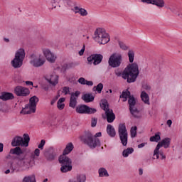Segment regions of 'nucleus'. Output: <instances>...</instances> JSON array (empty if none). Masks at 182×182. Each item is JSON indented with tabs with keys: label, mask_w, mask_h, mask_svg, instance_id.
<instances>
[{
	"label": "nucleus",
	"mask_w": 182,
	"mask_h": 182,
	"mask_svg": "<svg viewBox=\"0 0 182 182\" xmlns=\"http://www.w3.org/2000/svg\"><path fill=\"white\" fill-rule=\"evenodd\" d=\"M119 46L122 50H127L129 49V46H127L123 41H118Z\"/></svg>",
	"instance_id": "obj_39"
},
{
	"label": "nucleus",
	"mask_w": 182,
	"mask_h": 182,
	"mask_svg": "<svg viewBox=\"0 0 182 182\" xmlns=\"http://www.w3.org/2000/svg\"><path fill=\"white\" fill-rule=\"evenodd\" d=\"M80 139L84 144H86L90 149H96V147H100V139H95L93 134L90 131H85L82 135L80 136Z\"/></svg>",
	"instance_id": "obj_3"
},
{
	"label": "nucleus",
	"mask_w": 182,
	"mask_h": 182,
	"mask_svg": "<svg viewBox=\"0 0 182 182\" xmlns=\"http://www.w3.org/2000/svg\"><path fill=\"white\" fill-rule=\"evenodd\" d=\"M0 99L1 100H3V102H8V100H14L15 96L12 92H1L0 93Z\"/></svg>",
	"instance_id": "obj_17"
},
{
	"label": "nucleus",
	"mask_w": 182,
	"mask_h": 182,
	"mask_svg": "<svg viewBox=\"0 0 182 182\" xmlns=\"http://www.w3.org/2000/svg\"><path fill=\"white\" fill-rule=\"evenodd\" d=\"M128 58H129V65H132V63H134L133 62H134V51H133V50H129L128 51Z\"/></svg>",
	"instance_id": "obj_34"
},
{
	"label": "nucleus",
	"mask_w": 182,
	"mask_h": 182,
	"mask_svg": "<svg viewBox=\"0 0 182 182\" xmlns=\"http://www.w3.org/2000/svg\"><path fill=\"white\" fill-rule=\"evenodd\" d=\"M97 137H102V132H97L95 136H94V139H99Z\"/></svg>",
	"instance_id": "obj_53"
},
{
	"label": "nucleus",
	"mask_w": 182,
	"mask_h": 182,
	"mask_svg": "<svg viewBox=\"0 0 182 182\" xmlns=\"http://www.w3.org/2000/svg\"><path fill=\"white\" fill-rule=\"evenodd\" d=\"M139 176H143V168H140L139 169Z\"/></svg>",
	"instance_id": "obj_60"
},
{
	"label": "nucleus",
	"mask_w": 182,
	"mask_h": 182,
	"mask_svg": "<svg viewBox=\"0 0 182 182\" xmlns=\"http://www.w3.org/2000/svg\"><path fill=\"white\" fill-rule=\"evenodd\" d=\"M77 63H65L64 65H62V70L64 72H66L67 70H69V69H72L73 68H75V66H77Z\"/></svg>",
	"instance_id": "obj_25"
},
{
	"label": "nucleus",
	"mask_w": 182,
	"mask_h": 182,
	"mask_svg": "<svg viewBox=\"0 0 182 182\" xmlns=\"http://www.w3.org/2000/svg\"><path fill=\"white\" fill-rule=\"evenodd\" d=\"M69 87H63L62 93H65V95H68L69 93Z\"/></svg>",
	"instance_id": "obj_50"
},
{
	"label": "nucleus",
	"mask_w": 182,
	"mask_h": 182,
	"mask_svg": "<svg viewBox=\"0 0 182 182\" xmlns=\"http://www.w3.org/2000/svg\"><path fill=\"white\" fill-rule=\"evenodd\" d=\"M79 14L81 16H87V10L83 8H81L80 10Z\"/></svg>",
	"instance_id": "obj_41"
},
{
	"label": "nucleus",
	"mask_w": 182,
	"mask_h": 182,
	"mask_svg": "<svg viewBox=\"0 0 182 182\" xmlns=\"http://www.w3.org/2000/svg\"><path fill=\"white\" fill-rule=\"evenodd\" d=\"M4 42L8 43V42H9V38H4Z\"/></svg>",
	"instance_id": "obj_64"
},
{
	"label": "nucleus",
	"mask_w": 182,
	"mask_h": 182,
	"mask_svg": "<svg viewBox=\"0 0 182 182\" xmlns=\"http://www.w3.org/2000/svg\"><path fill=\"white\" fill-rule=\"evenodd\" d=\"M74 149L75 146L73 145V143L70 142L66 145L65 148L64 149L63 154L68 156V154H70V153H72Z\"/></svg>",
	"instance_id": "obj_22"
},
{
	"label": "nucleus",
	"mask_w": 182,
	"mask_h": 182,
	"mask_svg": "<svg viewBox=\"0 0 182 182\" xmlns=\"http://www.w3.org/2000/svg\"><path fill=\"white\" fill-rule=\"evenodd\" d=\"M14 93L16 96L26 97V96H29V95H31V90L29 88L18 85L14 87Z\"/></svg>",
	"instance_id": "obj_14"
},
{
	"label": "nucleus",
	"mask_w": 182,
	"mask_h": 182,
	"mask_svg": "<svg viewBox=\"0 0 182 182\" xmlns=\"http://www.w3.org/2000/svg\"><path fill=\"white\" fill-rule=\"evenodd\" d=\"M70 95V97H79V96L80 95V91H75V92H72Z\"/></svg>",
	"instance_id": "obj_47"
},
{
	"label": "nucleus",
	"mask_w": 182,
	"mask_h": 182,
	"mask_svg": "<svg viewBox=\"0 0 182 182\" xmlns=\"http://www.w3.org/2000/svg\"><path fill=\"white\" fill-rule=\"evenodd\" d=\"M96 124H97V118H92L91 127H96Z\"/></svg>",
	"instance_id": "obj_46"
},
{
	"label": "nucleus",
	"mask_w": 182,
	"mask_h": 182,
	"mask_svg": "<svg viewBox=\"0 0 182 182\" xmlns=\"http://www.w3.org/2000/svg\"><path fill=\"white\" fill-rule=\"evenodd\" d=\"M81 99L84 100L85 103H90L95 100V96L92 93L84 94Z\"/></svg>",
	"instance_id": "obj_21"
},
{
	"label": "nucleus",
	"mask_w": 182,
	"mask_h": 182,
	"mask_svg": "<svg viewBox=\"0 0 182 182\" xmlns=\"http://www.w3.org/2000/svg\"><path fill=\"white\" fill-rule=\"evenodd\" d=\"M4 151V144L0 143V153H2Z\"/></svg>",
	"instance_id": "obj_59"
},
{
	"label": "nucleus",
	"mask_w": 182,
	"mask_h": 182,
	"mask_svg": "<svg viewBox=\"0 0 182 182\" xmlns=\"http://www.w3.org/2000/svg\"><path fill=\"white\" fill-rule=\"evenodd\" d=\"M130 133H131V138L134 139V137L137 136V127L136 126L132 127L131 128Z\"/></svg>",
	"instance_id": "obj_37"
},
{
	"label": "nucleus",
	"mask_w": 182,
	"mask_h": 182,
	"mask_svg": "<svg viewBox=\"0 0 182 182\" xmlns=\"http://www.w3.org/2000/svg\"><path fill=\"white\" fill-rule=\"evenodd\" d=\"M94 39L100 45H106L110 42V35L104 28H97L95 31Z\"/></svg>",
	"instance_id": "obj_5"
},
{
	"label": "nucleus",
	"mask_w": 182,
	"mask_h": 182,
	"mask_svg": "<svg viewBox=\"0 0 182 182\" xmlns=\"http://www.w3.org/2000/svg\"><path fill=\"white\" fill-rule=\"evenodd\" d=\"M141 99L145 105H150V97H149V94L146 92V91H142L141 93Z\"/></svg>",
	"instance_id": "obj_23"
},
{
	"label": "nucleus",
	"mask_w": 182,
	"mask_h": 182,
	"mask_svg": "<svg viewBox=\"0 0 182 182\" xmlns=\"http://www.w3.org/2000/svg\"><path fill=\"white\" fill-rule=\"evenodd\" d=\"M45 144H46V141H45V139H42L40 144H38V148L40 149V150H43V147H45Z\"/></svg>",
	"instance_id": "obj_42"
},
{
	"label": "nucleus",
	"mask_w": 182,
	"mask_h": 182,
	"mask_svg": "<svg viewBox=\"0 0 182 182\" xmlns=\"http://www.w3.org/2000/svg\"><path fill=\"white\" fill-rule=\"evenodd\" d=\"M96 112H97V109H96V108H92L89 106L87 108V114H95Z\"/></svg>",
	"instance_id": "obj_40"
},
{
	"label": "nucleus",
	"mask_w": 182,
	"mask_h": 182,
	"mask_svg": "<svg viewBox=\"0 0 182 182\" xmlns=\"http://www.w3.org/2000/svg\"><path fill=\"white\" fill-rule=\"evenodd\" d=\"M43 156L46 161L51 163V161H55L57 154L56 152H55L53 147L50 146L48 149L44 150Z\"/></svg>",
	"instance_id": "obj_13"
},
{
	"label": "nucleus",
	"mask_w": 182,
	"mask_h": 182,
	"mask_svg": "<svg viewBox=\"0 0 182 182\" xmlns=\"http://www.w3.org/2000/svg\"><path fill=\"white\" fill-rule=\"evenodd\" d=\"M86 81L87 80L85 79V77H81L77 80L78 83H80V85H86Z\"/></svg>",
	"instance_id": "obj_45"
},
{
	"label": "nucleus",
	"mask_w": 182,
	"mask_h": 182,
	"mask_svg": "<svg viewBox=\"0 0 182 182\" xmlns=\"http://www.w3.org/2000/svg\"><path fill=\"white\" fill-rule=\"evenodd\" d=\"M43 90H44L46 92H48V90H49V86L43 87Z\"/></svg>",
	"instance_id": "obj_62"
},
{
	"label": "nucleus",
	"mask_w": 182,
	"mask_h": 182,
	"mask_svg": "<svg viewBox=\"0 0 182 182\" xmlns=\"http://www.w3.org/2000/svg\"><path fill=\"white\" fill-rule=\"evenodd\" d=\"M161 147H163L161 144L160 142H159L154 151V156H153L154 160H156V158H155L156 154H157L158 153H160L159 150H160V149H161Z\"/></svg>",
	"instance_id": "obj_38"
},
{
	"label": "nucleus",
	"mask_w": 182,
	"mask_h": 182,
	"mask_svg": "<svg viewBox=\"0 0 182 182\" xmlns=\"http://www.w3.org/2000/svg\"><path fill=\"white\" fill-rule=\"evenodd\" d=\"M115 68L114 75L117 77H122V79L127 80V83H134L137 80L139 75H140L137 63L129 64L124 70H122V68H119V67Z\"/></svg>",
	"instance_id": "obj_2"
},
{
	"label": "nucleus",
	"mask_w": 182,
	"mask_h": 182,
	"mask_svg": "<svg viewBox=\"0 0 182 182\" xmlns=\"http://www.w3.org/2000/svg\"><path fill=\"white\" fill-rule=\"evenodd\" d=\"M166 124L168 126V127H171V124H173V121H171V119H168L166 122Z\"/></svg>",
	"instance_id": "obj_56"
},
{
	"label": "nucleus",
	"mask_w": 182,
	"mask_h": 182,
	"mask_svg": "<svg viewBox=\"0 0 182 182\" xmlns=\"http://www.w3.org/2000/svg\"><path fill=\"white\" fill-rule=\"evenodd\" d=\"M142 88L144 90H150L151 89V87L149 84H144L142 85Z\"/></svg>",
	"instance_id": "obj_48"
},
{
	"label": "nucleus",
	"mask_w": 182,
	"mask_h": 182,
	"mask_svg": "<svg viewBox=\"0 0 182 182\" xmlns=\"http://www.w3.org/2000/svg\"><path fill=\"white\" fill-rule=\"evenodd\" d=\"M34 156H36V157H39V156H41V149H39V148L34 150Z\"/></svg>",
	"instance_id": "obj_49"
},
{
	"label": "nucleus",
	"mask_w": 182,
	"mask_h": 182,
	"mask_svg": "<svg viewBox=\"0 0 182 182\" xmlns=\"http://www.w3.org/2000/svg\"><path fill=\"white\" fill-rule=\"evenodd\" d=\"M129 110V113L134 119H141V114H140V110L135 107L136 106V97L132 95L128 99Z\"/></svg>",
	"instance_id": "obj_8"
},
{
	"label": "nucleus",
	"mask_w": 182,
	"mask_h": 182,
	"mask_svg": "<svg viewBox=\"0 0 182 182\" xmlns=\"http://www.w3.org/2000/svg\"><path fill=\"white\" fill-rule=\"evenodd\" d=\"M65 100V98L61 97L57 102V107L58 110H63L65 109V103H63Z\"/></svg>",
	"instance_id": "obj_30"
},
{
	"label": "nucleus",
	"mask_w": 182,
	"mask_h": 182,
	"mask_svg": "<svg viewBox=\"0 0 182 182\" xmlns=\"http://www.w3.org/2000/svg\"><path fill=\"white\" fill-rule=\"evenodd\" d=\"M9 169L10 170L11 174H13V173H15V171L16 173H18V171H19V169H16V166H14V162L12 161L9 162Z\"/></svg>",
	"instance_id": "obj_36"
},
{
	"label": "nucleus",
	"mask_w": 182,
	"mask_h": 182,
	"mask_svg": "<svg viewBox=\"0 0 182 182\" xmlns=\"http://www.w3.org/2000/svg\"><path fill=\"white\" fill-rule=\"evenodd\" d=\"M85 49H86V46H83L82 49L79 51L80 56H83V54L85 53Z\"/></svg>",
	"instance_id": "obj_51"
},
{
	"label": "nucleus",
	"mask_w": 182,
	"mask_h": 182,
	"mask_svg": "<svg viewBox=\"0 0 182 182\" xmlns=\"http://www.w3.org/2000/svg\"><path fill=\"white\" fill-rule=\"evenodd\" d=\"M25 49L19 48L15 53L14 58L11 60V65L14 69H19L23 65L25 59Z\"/></svg>",
	"instance_id": "obj_7"
},
{
	"label": "nucleus",
	"mask_w": 182,
	"mask_h": 182,
	"mask_svg": "<svg viewBox=\"0 0 182 182\" xmlns=\"http://www.w3.org/2000/svg\"><path fill=\"white\" fill-rule=\"evenodd\" d=\"M118 134L119 136V140L121 144L124 147L127 146L129 143V133L127 132V129L126 128V124H119L118 127Z\"/></svg>",
	"instance_id": "obj_9"
},
{
	"label": "nucleus",
	"mask_w": 182,
	"mask_h": 182,
	"mask_svg": "<svg viewBox=\"0 0 182 182\" xmlns=\"http://www.w3.org/2000/svg\"><path fill=\"white\" fill-rule=\"evenodd\" d=\"M58 162L61 166L60 168L61 173L72 171L73 166H72V159L69 156L62 154L58 157Z\"/></svg>",
	"instance_id": "obj_6"
},
{
	"label": "nucleus",
	"mask_w": 182,
	"mask_h": 182,
	"mask_svg": "<svg viewBox=\"0 0 182 182\" xmlns=\"http://www.w3.org/2000/svg\"><path fill=\"white\" fill-rule=\"evenodd\" d=\"M81 9H82L81 7L75 6L74 8L71 9V11H73V12H74V14H80Z\"/></svg>",
	"instance_id": "obj_43"
},
{
	"label": "nucleus",
	"mask_w": 182,
	"mask_h": 182,
	"mask_svg": "<svg viewBox=\"0 0 182 182\" xmlns=\"http://www.w3.org/2000/svg\"><path fill=\"white\" fill-rule=\"evenodd\" d=\"M29 141H31V137L28 134H23V138L22 136H16L11 141L12 147L15 148L11 149L9 154L17 156L16 160L22 161L23 167H26V166L31 164V156L23 153V150L19 146H21V147H28L29 146Z\"/></svg>",
	"instance_id": "obj_1"
},
{
	"label": "nucleus",
	"mask_w": 182,
	"mask_h": 182,
	"mask_svg": "<svg viewBox=\"0 0 182 182\" xmlns=\"http://www.w3.org/2000/svg\"><path fill=\"white\" fill-rule=\"evenodd\" d=\"M132 96V93L129 90L122 91V95L119 96L120 99H123L122 102H127V99H129Z\"/></svg>",
	"instance_id": "obj_24"
},
{
	"label": "nucleus",
	"mask_w": 182,
	"mask_h": 182,
	"mask_svg": "<svg viewBox=\"0 0 182 182\" xmlns=\"http://www.w3.org/2000/svg\"><path fill=\"white\" fill-rule=\"evenodd\" d=\"M4 173H5V174H9V173H11V169L9 168V169L6 170Z\"/></svg>",
	"instance_id": "obj_63"
},
{
	"label": "nucleus",
	"mask_w": 182,
	"mask_h": 182,
	"mask_svg": "<svg viewBox=\"0 0 182 182\" xmlns=\"http://www.w3.org/2000/svg\"><path fill=\"white\" fill-rule=\"evenodd\" d=\"M43 55L50 63H55L56 62V56L49 49L43 50Z\"/></svg>",
	"instance_id": "obj_15"
},
{
	"label": "nucleus",
	"mask_w": 182,
	"mask_h": 182,
	"mask_svg": "<svg viewBox=\"0 0 182 182\" xmlns=\"http://www.w3.org/2000/svg\"><path fill=\"white\" fill-rule=\"evenodd\" d=\"M93 92H97L98 93H102L103 90V83L100 82L97 86H95L92 89Z\"/></svg>",
	"instance_id": "obj_35"
},
{
	"label": "nucleus",
	"mask_w": 182,
	"mask_h": 182,
	"mask_svg": "<svg viewBox=\"0 0 182 182\" xmlns=\"http://www.w3.org/2000/svg\"><path fill=\"white\" fill-rule=\"evenodd\" d=\"M46 80L52 86H56L59 83V75L56 74H51L50 77H46Z\"/></svg>",
	"instance_id": "obj_18"
},
{
	"label": "nucleus",
	"mask_w": 182,
	"mask_h": 182,
	"mask_svg": "<svg viewBox=\"0 0 182 182\" xmlns=\"http://www.w3.org/2000/svg\"><path fill=\"white\" fill-rule=\"evenodd\" d=\"M122 62H123V57L122 56V54L114 53L109 58L108 65L111 68L115 69V68H120Z\"/></svg>",
	"instance_id": "obj_10"
},
{
	"label": "nucleus",
	"mask_w": 182,
	"mask_h": 182,
	"mask_svg": "<svg viewBox=\"0 0 182 182\" xmlns=\"http://www.w3.org/2000/svg\"><path fill=\"white\" fill-rule=\"evenodd\" d=\"M87 107L88 106L86 105H78L75 109V111L79 114H87Z\"/></svg>",
	"instance_id": "obj_20"
},
{
	"label": "nucleus",
	"mask_w": 182,
	"mask_h": 182,
	"mask_svg": "<svg viewBox=\"0 0 182 182\" xmlns=\"http://www.w3.org/2000/svg\"><path fill=\"white\" fill-rule=\"evenodd\" d=\"M88 65H92L93 63L94 66L97 65H100L102 60H103V55L102 54H92L87 58Z\"/></svg>",
	"instance_id": "obj_12"
},
{
	"label": "nucleus",
	"mask_w": 182,
	"mask_h": 182,
	"mask_svg": "<svg viewBox=\"0 0 182 182\" xmlns=\"http://www.w3.org/2000/svg\"><path fill=\"white\" fill-rule=\"evenodd\" d=\"M107 133L110 137H116V130L114 127L111 124H108L107 127Z\"/></svg>",
	"instance_id": "obj_26"
},
{
	"label": "nucleus",
	"mask_w": 182,
	"mask_h": 182,
	"mask_svg": "<svg viewBox=\"0 0 182 182\" xmlns=\"http://www.w3.org/2000/svg\"><path fill=\"white\" fill-rule=\"evenodd\" d=\"M39 102V98L36 95L30 97L28 104L25 105L20 112L21 114H31L36 112V106Z\"/></svg>",
	"instance_id": "obj_4"
},
{
	"label": "nucleus",
	"mask_w": 182,
	"mask_h": 182,
	"mask_svg": "<svg viewBox=\"0 0 182 182\" xmlns=\"http://www.w3.org/2000/svg\"><path fill=\"white\" fill-rule=\"evenodd\" d=\"M85 85H87V86H93V82L92 81H88L87 80V81L85 82Z\"/></svg>",
	"instance_id": "obj_55"
},
{
	"label": "nucleus",
	"mask_w": 182,
	"mask_h": 182,
	"mask_svg": "<svg viewBox=\"0 0 182 182\" xmlns=\"http://www.w3.org/2000/svg\"><path fill=\"white\" fill-rule=\"evenodd\" d=\"M155 156H156V160H159V159L160 158V152H158L157 154H155Z\"/></svg>",
	"instance_id": "obj_61"
},
{
	"label": "nucleus",
	"mask_w": 182,
	"mask_h": 182,
	"mask_svg": "<svg viewBox=\"0 0 182 182\" xmlns=\"http://www.w3.org/2000/svg\"><path fill=\"white\" fill-rule=\"evenodd\" d=\"M99 177H109V172L105 168H100L98 170Z\"/></svg>",
	"instance_id": "obj_31"
},
{
	"label": "nucleus",
	"mask_w": 182,
	"mask_h": 182,
	"mask_svg": "<svg viewBox=\"0 0 182 182\" xmlns=\"http://www.w3.org/2000/svg\"><path fill=\"white\" fill-rule=\"evenodd\" d=\"M159 156H161V160H165L166 159V155L163 154V151H159Z\"/></svg>",
	"instance_id": "obj_52"
},
{
	"label": "nucleus",
	"mask_w": 182,
	"mask_h": 182,
	"mask_svg": "<svg viewBox=\"0 0 182 182\" xmlns=\"http://www.w3.org/2000/svg\"><path fill=\"white\" fill-rule=\"evenodd\" d=\"M30 58V65L33 68H41L45 65V62L46 60L42 58L41 56L38 57V55L35 53H32L29 56Z\"/></svg>",
	"instance_id": "obj_11"
},
{
	"label": "nucleus",
	"mask_w": 182,
	"mask_h": 182,
	"mask_svg": "<svg viewBox=\"0 0 182 182\" xmlns=\"http://www.w3.org/2000/svg\"><path fill=\"white\" fill-rule=\"evenodd\" d=\"M159 143H161V145H162V147L164 146V149H168V147H170V143H171V139L167 137L164 138Z\"/></svg>",
	"instance_id": "obj_28"
},
{
	"label": "nucleus",
	"mask_w": 182,
	"mask_h": 182,
	"mask_svg": "<svg viewBox=\"0 0 182 182\" xmlns=\"http://www.w3.org/2000/svg\"><path fill=\"white\" fill-rule=\"evenodd\" d=\"M60 2V0H50V4H52L53 8H56V5Z\"/></svg>",
	"instance_id": "obj_44"
},
{
	"label": "nucleus",
	"mask_w": 182,
	"mask_h": 182,
	"mask_svg": "<svg viewBox=\"0 0 182 182\" xmlns=\"http://www.w3.org/2000/svg\"><path fill=\"white\" fill-rule=\"evenodd\" d=\"M132 153H134V149L127 148L122 151V156L123 157H129V154H132Z\"/></svg>",
	"instance_id": "obj_33"
},
{
	"label": "nucleus",
	"mask_w": 182,
	"mask_h": 182,
	"mask_svg": "<svg viewBox=\"0 0 182 182\" xmlns=\"http://www.w3.org/2000/svg\"><path fill=\"white\" fill-rule=\"evenodd\" d=\"M143 4H147L148 5H156L159 8H163L164 6V0H141Z\"/></svg>",
	"instance_id": "obj_16"
},
{
	"label": "nucleus",
	"mask_w": 182,
	"mask_h": 182,
	"mask_svg": "<svg viewBox=\"0 0 182 182\" xmlns=\"http://www.w3.org/2000/svg\"><path fill=\"white\" fill-rule=\"evenodd\" d=\"M26 85L27 86H33V82H32V81H26Z\"/></svg>",
	"instance_id": "obj_57"
},
{
	"label": "nucleus",
	"mask_w": 182,
	"mask_h": 182,
	"mask_svg": "<svg viewBox=\"0 0 182 182\" xmlns=\"http://www.w3.org/2000/svg\"><path fill=\"white\" fill-rule=\"evenodd\" d=\"M107 123H113L116 119V114L113 112V109H109L105 112Z\"/></svg>",
	"instance_id": "obj_19"
},
{
	"label": "nucleus",
	"mask_w": 182,
	"mask_h": 182,
	"mask_svg": "<svg viewBox=\"0 0 182 182\" xmlns=\"http://www.w3.org/2000/svg\"><path fill=\"white\" fill-rule=\"evenodd\" d=\"M100 106L102 105V108L105 112H108L110 110V108H109V102H107V100L106 99H102L101 100V103L100 104Z\"/></svg>",
	"instance_id": "obj_29"
},
{
	"label": "nucleus",
	"mask_w": 182,
	"mask_h": 182,
	"mask_svg": "<svg viewBox=\"0 0 182 182\" xmlns=\"http://www.w3.org/2000/svg\"><path fill=\"white\" fill-rule=\"evenodd\" d=\"M56 100H58V98H53L51 102H50V105L53 106V105H55V103H56Z\"/></svg>",
	"instance_id": "obj_58"
},
{
	"label": "nucleus",
	"mask_w": 182,
	"mask_h": 182,
	"mask_svg": "<svg viewBox=\"0 0 182 182\" xmlns=\"http://www.w3.org/2000/svg\"><path fill=\"white\" fill-rule=\"evenodd\" d=\"M161 133L160 132H158L155 133L154 136H152L150 137L149 140L150 141L154 142L155 143H159L160 140H161Z\"/></svg>",
	"instance_id": "obj_27"
},
{
	"label": "nucleus",
	"mask_w": 182,
	"mask_h": 182,
	"mask_svg": "<svg viewBox=\"0 0 182 182\" xmlns=\"http://www.w3.org/2000/svg\"><path fill=\"white\" fill-rule=\"evenodd\" d=\"M77 105V98L70 97L69 107H72L73 109H75Z\"/></svg>",
	"instance_id": "obj_32"
},
{
	"label": "nucleus",
	"mask_w": 182,
	"mask_h": 182,
	"mask_svg": "<svg viewBox=\"0 0 182 182\" xmlns=\"http://www.w3.org/2000/svg\"><path fill=\"white\" fill-rule=\"evenodd\" d=\"M146 144H147V142H143V143L139 144L138 149H143V147H144V146H146Z\"/></svg>",
	"instance_id": "obj_54"
}]
</instances>
